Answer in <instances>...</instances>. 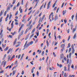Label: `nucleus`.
<instances>
[{
    "mask_svg": "<svg viewBox=\"0 0 77 77\" xmlns=\"http://www.w3.org/2000/svg\"><path fill=\"white\" fill-rule=\"evenodd\" d=\"M74 51H75V50H74V49H72V54H74Z\"/></svg>",
    "mask_w": 77,
    "mask_h": 77,
    "instance_id": "nucleus-40",
    "label": "nucleus"
},
{
    "mask_svg": "<svg viewBox=\"0 0 77 77\" xmlns=\"http://www.w3.org/2000/svg\"><path fill=\"white\" fill-rule=\"evenodd\" d=\"M39 11L38 10L37 11V12H35V14L34 15V17H35L36 15V14H39Z\"/></svg>",
    "mask_w": 77,
    "mask_h": 77,
    "instance_id": "nucleus-17",
    "label": "nucleus"
},
{
    "mask_svg": "<svg viewBox=\"0 0 77 77\" xmlns=\"http://www.w3.org/2000/svg\"><path fill=\"white\" fill-rule=\"evenodd\" d=\"M46 43L48 47V46L49 45V43H48V40H46Z\"/></svg>",
    "mask_w": 77,
    "mask_h": 77,
    "instance_id": "nucleus-37",
    "label": "nucleus"
},
{
    "mask_svg": "<svg viewBox=\"0 0 77 77\" xmlns=\"http://www.w3.org/2000/svg\"><path fill=\"white\" fill-rule=\"evenodd\" d=\"M44 3H43L42 5L41 6V7H40V10H41L42 8H43V6H44Z\"/></svg>",
    "mask_w": 77,
    "mask_h": 77,
    "instance_id": "nucleus-22",
    "label": "nucleus"
},
{
    "mask_svg": "<svg viewBox=\"0 0 77 77\" xmlns=\"http://www.w3.org/2000/svg\"><path fill=\"white\" fill-rule=\"evenodd\" d=\"M57 38H59V39H60L61 38V36L60 35H59L57 37Z\"/></svg>",
    "mask_w": 77,
    "mask_h": 77,
    "instance_id": "nucleus-58",
    "label": "nucleus"
},
{
    "mask_svg": "<svg viewBox=\"0 0 77 77\" xmlns=\"http://www.w3.org/2000/svg\"><path fill=\"white\" fill-rule=\"evenodd\" d=\"M70 38H71V36L69 35L68 37V39H67V41H69V39H70Z\"/></svg>",
    "mask_w": 77,
    "mask_h": 77,
    "instance_id": "nucleus-44",
    "label": "nucleus"
},
{
    "mask_svg": "<svg viewBox=\"0 0 77 77\" xmlns=\"http://www.w3.org/2000/svg\"><path fill=\"white\" fill-rule=\"evenodd\" d=\"M51 2L50 1L48 4L47 5V9H48L50 8V3H51Z\"/></svg>",
    "mask_w": 77,
    "mask_h": 77,
    "instance_id": "nucleus-2",
    "label": "nucleus"
},
{
    "mask_svg": "<svg viewBox=\"0 0 77 77\" xmlns=\"http://www.w3.org/2000/svg\"><path fill=\"white\" fill-rule=\"evenodd\" d=\"M68 69H67L68 71H70V65H69V64L68 65Z\"/></svg>",
    "mask_w": 77,
    "mask_h": 77,
    "instance_id": "nucleus-8",
    "label": "nucleus"
},
{
    "mask_svg": "<svg viewBox=\"0 0 77 77\" xmlns=\"http://www.w3.org/2000/svg\"><path fill=\"white\" fill-rule=\"evenodd\" d=\"M18 14V11H17L15 14V16H17V14Z\"/></svg>",
    "mask_w": 77,
    "mask_h": 77,
    "instance_id": "nucleus-50",
    "label": "nucleus"
},
{
    "mask_svg": "<svg viewBox=\"0 0 77 77\" xmlns=\"http://www.w3.org/2000/svg\"><path fill=\"white\" fill-rule=\"evenodd\" d=\"M2 19H3V17H1L0 19V23H1L2 21Z\"/></svg>",
    "mask_w": 77,
    "mask_h": 77,
    "instance_id": "nucleus-42",
    "label": "nucleus"
},
{
    "mask_svg": "<svg viewBox=\"0 0 77 77\" xmlns=\"http://www.w3.org/2000/svg\"><path fill=\"white\" fill-rule=\"evenodd\" d=\"M77 29V26H76L75 27V28H73V32H74L75 30H76V29Z\"/></svg>",
    "mask_w": 77,
    "mask_h": 77,
    "instance_id": "nucleus-16",
    "label": "nucleus"
},
{
    "mask_svg": "<svg viewBox=\"0 0 77 77\" xmlns=\"http://www.w3.org/2000/svg\"><path fill=\"white\" fill-rule=\"evenodd\" d=\"M11 9V8L9 7V6H8V8L7 9V11H9Z\"/></svg>",
    "mask_w": 77,
    "mask_h": 77,
    "instance_id": "nucleus-25",
    "label": "nucleus"
},
{
    "mask_svg": "<svg viewBox=\"0 0 77 77\" xmlns=\"http://www.w3.org/2000/svg\"><path fill=\"white\" fill-rule=\"evenodd\" d=\"M64 57L63 54H62L60 55V57L61 59H63Z\"/></svg>",
    "mask_w": 77,
    "mask_h": 77,
    "instance_id": "nucleus-9",
    "label": "nucleus"
},
{
    "mask_svg": "<svg viewBox=\"0 0 77 77\" xmlns=\"http://www.w3.org/2000/svg\"><path fill=\"white\" fill-rule=\"evenodd\" d=\"M41 19H42L41 17H40L39 18L38 22V23H40V22H41Z\"/></svg>",
    "mask_w": 77,
    "mask_h": 77,
    "instance_id": "nucleus-45",
    "label": "nucleus"
},
{
    "mask_svg": "<svg viewBox=\"0 0 77 77\" xmlns=\"http://www.w3.org/2000/svg\"><path fill=\"white\" fill-rule=\"evenodd\" d=\"M24 70H23L21 72V74L22 75H23V74H24Z\"/></svg>",
    "mask_w": 77,
    "mask_h": 77,
    "instance_id": "nucleus-56",
    "label": "nucleus"
},
{
    "mask_svg": "<svg viewBox=\"0 0 77 77\" xmlns=\"http://www.w3.org/2000/svg\"><path fill=\"white\" fill-rule=\"evenodd\" d=\"M8 48H9V47H7L5 48V49L4 50V51H7L8 50Z\"/></svg>",
    "mask_w": 77,
    "mask_h": 77,
    "instance_id": "nucleus-35",
    "label": "nucleus"
},
{
    "mask_svg": "<svg viewBox=\"0 0 77 77\" xmlns=\"http://www.w3.org/2000/svg\"><path fill=\"white\" fill-rule=\"evenodd\" d=\"M15 71H16L15 70H14L13 72V75H15Z\"/></svg>",
    "mask_w": 77,
    "mask_h": 77,
    "instance_id": "nucleus-32",
    "label": "nucleus"
},
{
    "mask_svg": "<svg viewBox=\"0 0 77 77\" xmlns=\"http://www.w3.org/2000/svg\"><path fill=\"white\" fill-rule=\"evenodd\" d=\"M14 21H12V23H11V29H12V28H13V27H14Z\"/></svg>",
    "mask_w": 77,
    "mask_h": 77,
    "instance_id": "nucleus-12",
    "label": "nucleus"
},
{
    "mask_svg": "<svg viewBox=\"0 0 77 77\" xmlns=\"http://www.w3.org/2000/svg\"><path fill=\"white\" fill-rule=\"evenodd\" d=\"M44 51H43L42 52V56H44Z\"/></svg>",
    "mask_w": 77,
    "mask_h": 77,
    "instance_id": "nucleus-51",
    "label": "nucleus"
},
{
    "mask_svg": "<svg viewBox=\"0 0 77 77\" xmlns=\"http://www.w3.org/2000/svg\"><path fill=\"white\" fill-rule=\"evenodd\" d=\"M32 27H33V26L31 25L30 26V28H29L28 29V30H30V29H32Z\"/></svg>",
    "mask_w": 77,
    "mask_h": 77,
    "instance_id": "nucleus-21",
    "label": "nucleus"
},
{
    "mask_svg": "<svg viewBox=\"0 0 77 77\" xmlns=\"http://www.w3.org/2000/svg\"><path fill=\"white\" fill-rule=\"evenodd\" d=\"M74 15H73L72 16V20H73V18H74Z\"/></svg>",
    "mask_w": 77,
    "mask_h": 77,
    "instance_id": "nucleus-54",
    "label": "nucleus"
},
{
    "mask_svg": "<svg viewBox=\"0 0 77 77\" xmlns=\"http://www.w3.org/2000/svg\"><path fill=\"white\" fill-rule=\"evenodd\" d=\"M65 44H62L60 45V47H61V48H63L65 47Z\"/></svg>",
    "mask_w": 77,
    "mask_h": 77,
    "instance_id": "nucleus-15",
    "label": "nucleus"
},
{
    "mask_svg": "<svg viewBox=\"0 0 77 77\" xmlns=\"http://www.w3.org/2000/svg\"><path fill=\"white\" fill-rule=\"evenodd\" d=\"M30 45V43H28L26 45V48H27Z\"/></svg>",
    "mask_w": 77,
    "mask_h": 77,
    "instance_id": "nucleus-26",
    "label": "nucleus"
},
{
    "mask_svg": "<svg viewBox=\"0 0 77 77\" xmlns=\"http://www.w3.org/2000/svg\"><path fill=\"white\" fill-rule=\"evenodd\" d=\"M32 10H31V11H30L29 13H28V15H30V14H31V13H32Z\"/></svg>",
    "mask_w": 77,
    "mask_h": 77,
    "instance_id": "nucleus-43",
    "label": "nucleus"
},
{
    "mask_svg": "<svg viewBox=\"0 0 77 77\" xmlns=\"http://www.w3.org/2000/svg\"><path fill=\"white\" fill-rule=\"evenodd\" d=\"M15 2H16V0H14L12 3L13 5H14L15 4Z\"/></svg>",
    "mask_w": 77,
    "mask_h": 77,
    "instance_id": "nucleus-47",
    "label": "nucleus"
},
{
    "mask_svg": "<svg viewBox=\"0 0 77 77\" xmlns=\"http://www.w3.org/2000/svg\"><path fill=\"white\" fill-rule=\"evenodd\" d=\"M59 7H58L57 8V9L56 11L57 13H58V12L59 11Z\"/></svg>",
    "mask_w": 77,
    "mask_h": 77,
    "instance_id": "nucleus-49",
    "label": "nucleus"
},
{
    "mask_svg": "<svg viewBox=\"0 0 77 77\" xmlns=\"http://www.w3.org/2000/svg\"><path fill=\"white\" fill-rule=\"evenodd\" d=\"M64 5V2H63L62 5H61V8H63V7Z\"/></svg>",
    "mask_w": 77,
    "mask_h": 77,
    "instance_id": "nucleus-60",
    "label": "nucleus"
},
{
    "mask_svg": "<svg viewBox=\"0 0 77 77\" xmlns=\"http://www.w3.org/2000/svg\"><path fill=\"white\" fill-rule=\"evenodd\" d=\"M8 37V38H12V35H9L7 36Z\"/></svg>",
    "mask_w": 77,
    "mask_h": 77,
    "instance_id": "nucleus-39",
    "label": "nucleus"
},
{
    "mask_svg": "<svg viewBox=\"0 0 77 77\" xmlns=\"http://www.w3.org/2000/svg\"><path fill=\"white\" fill-rule=\"evenodd\" d=\"M33 35H34V34H32L30 36V39H31L33 36Z\"/></svg>",
    "mask_w": 77,
    "mask_h": 77,
    "instance_id": "nucleus-34",
    "label": "nucleus"
},
{
    "mask_svg": "<svg viewBox=\"0 0 77 77\" xmlns=\"http://www.w3.org/2000/svg\"><path fill=\"white\" fill-rule=\"evenodd\" d=\"M28 29H29V28H28L27 29H26V31L25 32V34H26V33H27V32H28V31H29V30H28L27 31V30H28Z\"/></svg>",
    "mask_w": 77,
    "mask_h": 77,
    "instance_id": "nucleus-31",
    "label": "nucleus"
},
{
    "mask_svg": "<svg viewBox=\"0 0 77 77\" xmlns=\"http://www.w3.org/2000/svg\"><path fill=\"white\" fill-rule=\"evenodd\" d=\"M27 42H28L27 41H26L25 43L23 46L24 48H23V50H25V49H26V45H27ZM25 47H26V48H25Z\"/></svg>",
    "mask_w": 77,
    "mask_h": 77,
    "instance_id": "nucleus-3",
    "label": "nucleus"
},
{
    "mask_svg": "<svg viewBox=\"0 0 77 77\" xmlns=\"http://www.w3.org/2000/svg\"><path fill=\"white\" fill-rule=\"evenodd\" d=\"M71 53H70L69 54V58H71Z\"/></svg>",
    "mask_w": 77,
    "mask_h": 77,
    "instance_id": "nucleus-57",
    "label": "nucleus"
},
{
    "mask_svg": "<svg viewBox=\"0 0 77 77\" xmlns=\"http://www.w3.org/2000/svg\"><path fill=\"white\" fill-rule=\"evenodd\" d=\"M24 32V30H23L20 32V36H21L23 35V33Z\"/></svg>",
    "mask_w": 77,
    "mask_h": 77,
    "instance_id": "nucleus-20",
    "label": "nucleus"
},
{
    "mask_svg": "<svg viewBox=\"0 0 77 77\" xmlns=\"http://www.w3.org/2000/svg\"><path fill=\"white\" fill-rule=\"evenodd\" d=\"M64 68V71H66L67 70V69H66V67L65 66Z\"/></svg>",
    "mask_w": 77,
    "mask_h": 77,
    "instance_id": "nucleus-61",
    "label": "nucleus"
},
{
    "mask_svg": "<svg viewBox=\"0 0 77 77\" xmlns=\"http://www.w3.org/2000/svg\"><path fill=\"white\" fill-rule=\"evenodd\" d=\"M24 21H25L24 22V23H26L27 22V21L26 20H25V19H24V18H23V20H22V22H24Z\"/></svg>",
    "mask_w": 77,
    "mask_h": 77,
    "instance_id": "nucleus-29",
    "label": "nucleus"
},
{
    "mask_svg": "<svg viewBox=\"0 0 77 77\" xmlns=\"http://www.w3.org/2000/svg\"><path fill=\"white\" fill-rule=\"evenodd\" d=\"M7 13V11H5L4 13V16H6V14Z\"/></svg>",
    "mask_w": 77,
    "mask_h": 77,
    "instance_id": "nucleus-48",
    "label": "nucleus"
},
{
    "mask_svg": "<svg viewBox=\"0 0 77 77\" xmlns=\"http://www.w3.org/2000/svg\"><path fill=\"white\" fill-rule=\"evenodd\" d=\"M39 0H34V2H36V4L34 7V8H35L36 7L38 4V3H39Z\"/></svg>",
    "mask_w": 77,
    "mask_h": 77,
    "instance_id": "nucleus-1",
    "label": "nucleus"
},
{
    "mask_svg": "<svg viewBox=\"0 0 77 77\" xmlns=\"http://www.w3.org/2000/svg\"><path fill=\"white\" fill-rule=\"evenodd\" d=\"M6 61H5L4 62V64L3 65V67H5V66L6 65Z\"/></svg>",
    "mask_w": 77,
    "mask_h": 77,
    "instance_id": "nucleus-27",
    "label": "nucleus"
},
{
    "mask_svg": "<svg viewBox=\"0 0 77 77\" xmlns=\"http://www.w3.org/2000/svg\"><path fill=\"white\" fill-rule=\"evenodd\" d=\"M17 33V32H16V31H15L14 32V33L12 34V35H13V36H14V35H15V33Z\"/></svg>",
    "mask_w": 77,
    "mask_h": 77,
    "instance_id": "nucleus-53",
    "label": "nucleus"
},
{
    "mask_svg": "<svg viewBox=\"0 0 77 77\" xmlns=\"http://www.w3.org/2000/svg\"><path fill=\"white\" fill-rule=\"evenodd\" d=\"M11 51V48H10L8 51L7 52V54H9V53H10V51Z\"/></svg>",
    "mask_w": 77,
    "mask_h": 77,
    "instance_id": "nucleus-28",
    "label": "nucleus"
},
{
    "mask_svg": "<svg viewBox=\"0 0 77 77\" xmlns=\"http://www.w3.org/2000/svg\"><path fill=\"white\" fill-rule=\"evenodd\" d=\"M71 47V44L70 43H69L68 44V46L67 47V48H69Z\"/></svg>",
    "mask_w": 77,
    "mask_h": 77,
    "instance_id": "nucleus-30",
    "label": "nucleus"
},
{
    "mask_svg": "<svg viewBox=\"0 0 77 77\" xmlns=\"http://www.w3.org/2000/svg\"><path fill=\"white\" fill-rule=\"evenodd\" d=\"M39 72H38V71H37V76H39Z\"/></svg>",
    "mask_w": 77,
    "mask_h": 77,
    "instance_id": "nucleus-41",
    "label": "nucleus"
},
{
    "mask_svg": "<svg viewBox=\"0 0 77 77\" xmlns=\"http://www.w3.org/2000/svg\"><path fill=\"white\" fill-rule=\"evenodd\" d=\"M76 37V34H75L73 37V39H75Z\"/></svg>",
    "mask_w": 77,
    "mask_h": 77,
    "instance_id": "nucleus-36",
    "label": "nucleus"
},
{
    "mask_svg": "<svg viewBox=\"0 0 77 77\" xmlns=\"http://www.w3.org/2000/svg\"><path fill=\"white\" fill-rule=\"evenodd\" d=\"M48 57L46 58V63H47V61H48Z\"/></svg>",
    "mask_w": 77,
    "mask_h": 77,
    "instance_id": "nucleus-46",
    "label": "nucleus"
},
{
    "mask_svg": "<svg viewBox=\"0 0 77 77\" xmlns=\"http://www.w3.org/2000/svg\"><path fill=\"white\" fill-rule=\"evenodd\" d=\"M15 25H18V23L17 22H15Z\"/></svg>",
    "mask_w": 77,
    "mask_h": 77,
    "instance_id": "nucleus-64",
    "label": "nucleus"
},
{
    "mask_svg": "<svg viewBox=\"0 0 77 77\" xmlns=\"http://www.w3.org/2000/svg\"><path fill=\"white\" fill-rule=\"evenodd\" d=\"M35 29H36V28H34L33 29V30L31 32V34H32V33L35 32Z\"/></svg>",
    "mask_w": 77,
    "mask_h": 77,
    "instance_id": "nucleus-18",
    "label": "nucleus"
},
{
    "mask_svg": "<svg viewBox=\"0 0 77 77\" xmlns=\"http://www.w3.org/2000/svg\"><path fill=\"white\" fill-rule=\"evenodd\" d=\"M20 44H18V45H16L15 46V47H19V46H20Z\"/></svg>",
    "mask_w": 77,
    "mask_h": 77,
    "instance_id": "nucleus-59",
    "label": "nucleus"
},
{
    "mask_svg": "<svg viewBox=\"0 0 77 77\" xmlns=\"http://www.w3.org/2000/svg\"><path fill=\"white\" fill-rule=\"evenodd\" d=\"M29 34H28L27 36L25 38V40L26 41L27 39H28V38H29Z\"/></svg>",
    "mask_w": 77,
    "mask_h": 77,
    "instance_id": "nucleus-24",
    "label": "nucleus"
},
{
    "mask_svg": "<svg viewBox=\"0 0 77 77\" xmlns=\"http://www.w3.org/2000/svg\"><path fill=\"white\" fill-rule=\"evenodd\" d=\"M33 41H31V42H30L29 44H30V45H32V44H33Z\"/></svg>",
    "mask_w": 77,
    "mask_h": 77,
    "instance_id": "nucleus-55",
    "label": "nucleus"
},
{
    "mask_svg": "<svg viewBox=\"0 0 77 77\" xmlns=\"http://www.w3.org/2000/svg\"><path fill=\"white\" fill-rule=\"evenodd\" d=\"M52 15H53V12L51 13L49 15V20H50V18H51V16Z\"/></svg>",
    "mask_w": 77,
    "mask_h": 77,
    "instance_id": "nucleus-10",
    "label": "nucleus"
},
{
    "mask_svg": "<svg viewBox=\"0 0 77 77\" xmlns=\"http://www.w3.org/2000/svg\"><path fill=\"white\" fill-rule=\"evenodd\" d=\"M66 12V10L63 11V15H65Z\"/></svg>",
    "mask_w": 77,
    "mask_h": 77,
    "instance_id": "nucleus-13",
    "label": "nucleus"
},
{
    "mask_svg": "<svg viewBox=\"0 0 77 77\" xmlns=\"http://www.w3.org/2000/svg\"><path fill=\"white\" fill-rule=\"evenodd\" d=\"M11 12H10V16L9 17V20H10L11 19V18L12 17V14H11Z\"/></svg>",
    "mask_w": 77,
    "mask_h": 77,
    "instance_id": "nucleus-11",
    "label": "nucleus"
},
{
    "mask_svg": "<svg viewBox=\"0 0 77 77\" xmlns=\"http://www.w3.org/2000/svg\"><path fill=\"white\" fill-rule=\"evenodd\" d=\"M3 15V10H2L0 13V17H2V16Z\"/></svg>",
    "mask_w": 77,
    "mask_h": 77,
    "instance_id": "nucleus-23",
    "label": "nucleus"
},
{
    "mask_svg": "<svg viewBox=\"0 0 77 77\" xmlns=\"http://www.w3.org/2000/svg\"><path fill=\"white\" fill-rule=\"evenodd\" d=\"M58 19V16L57 15V14H56L55 16L54 19V20L55 21H56Z\"/></svg>",
    "mask_w": 77,
    "mask_h": 77,
    "instance_id": "nucleus-5",
    "label": "nucleus"
},
{
    "mask_svg": "<svg viewBox=\"0 0 77 77\" xmlns=\"http://www.w3.org/2000/svg\"><path fill=\"white\" fill-rule=\"evenodd\" d=\"M75 77V75H69V77Z\"/></svg>",
    "mask_w": 77,
    "mask_h": 77,
    "instance_id": "nucleus-38",
    "label": "nucleus"
},
{
    "mask_svg": "<svg viewBox=\"0 0 77 77\" xmlns=\"http://www.w3.org/2000/svg\"><path fill=\"white\" fill-rule=\"evenodd\" d=\"M64 77H66V73H65L64 75Z\"/></svg>",
    "mask_w": 77,
    "mask_h": 77,
    "instance_id": "nucleus-63",
    "label": "nucleus"
},
{
    "mask_svg": "<svg viewBox=\"0 0 77 77\" xmlns=\"http://www.w3.org/2000/svg\"><path fill=\"white\" fill-rule=\"evenodd\" d=\"M57 65L58 66L60 67V68H61V67H62V65L60 64V65L58 63H57Z\"/></svg>",
    "mask_w": 77,
    "mask_h": 77,
    "instance_id": "nucleus-14",
    "label": "nucleus"
},
{
    "mask_svg": "<svg viewBox=\"0 0 77 77\" xmlns=\"http://www.w3.org/2000/svg\"><path fill=\"white\" fill-rule=\"evenodd\" d=\"M69 59H68L67 60V63L66 64H68V63H69Z\"/></svg>",
    "mask_w": 77,
    "mask_h": 77,
    "instance_id": "nucleus-52",
    "label": "nucleus"
},
{
    "mask_svg": "<svg viewBox=\"0 0 77 77\" xmlns=\"http://www.w3.org/2000/svg\"><path fill=\"white\" fill-rule=\"evenodd\" d=\"M34 69H32L31 70V73H33Z\"/></svg>",
    "mask_w": 77,
    "mask_h": 77,
    "instance_id": "nucleus-62",
    "label": "nucleus"
},
{
    "mask_svg": "<svg viewBox=\"0 0 77 77\" xmlns=\"http://www.w3.org/2000/svg\"><path fill=\"white\" fill-rule=\"evenodd\" d=\"M3 29H2L0 32V36H3V35H2V33H3Z\"/></svg>",
    "mask_w": 77,
    "mask_h": 77,
    "instance_id": "nucleus-19",
    "label": "nucleus"
},
{
    "mask_svg": "<svg viewBox=\"0 0 77 77\" xmlns=\"http://www.w3.org/2000/svg\"><path fill=\"white\" fill-rule=\"evenodd\" d=\"M33 35H34V34H32L30 36V39H31L33 36Z\"/></svg>",
    "mask_w": 77,
    "mask_h": 77,
    "instance_id": "nucleus-33",
    "label": "nucleus"
},
{
    "mask_svg": "<svg viewBox=\"0 0 77 77\" xmlns=\"http://www.w3.org/2000/svg\"><path fill=\"white\" fill-rule=\"evenodd\" d=\"M19 11H20V13H22L23 12V9H21V6H20Z\"/></svg>",
    "mask_w": 77,
    "mask_h": 77,
    "instance_id": "nucleus-7",
    "label": "nucleus"
},
{
    "mask_svg": "<svg viewBox=\"0 0 77 77\" xmlns=\"http://www.w3.org/2000/svg\"><path fill=\"white\" fill-rule=\"evenodd\" d=\"M17 38L15 39L14 42H13V46H14L15 44H16V42H17Z\"/></svg>",
    "mask_w": 77,
    "mask_h": 77,
    "instance_id": "nucleus-6",
    "label": "nucleus"
},
{
    "mask_svg": "<svg viewBox=\"0 0 77 77\" xmlns=\"http://www.w3.org/2000/svg\"><path fill=\"white\" fill-rule=\"evenodd\" d=\"M24 26V24H22L20 27V28L19 29V31H18V33H20V31L21 29L23 28V27Z\"/></svg>",
    "mask_w": 77,
    "mask_h": 77,
    "instance_id": "nucleus-4",
    "label": "nucleus"
}]
</instances>
